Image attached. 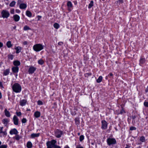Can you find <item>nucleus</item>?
<instances>
[{"label":"nucleus","instance_id":"obj_61","mask_svg":"<svg viewBox=\"0 0 148 148\" xmlns=\"http://www.w3.org/2000/svg\"><path fill=\"white\" fill-rule=\"evenodd\" d=\"M2 97V94L0 92V99H1Z\"/></svg>","mask_w":148,"mask_h":148},{"label":"nucleus","instance_id":"obj_32","mask_svg":"<svg viewBox=\"0 0 148 148\" xmlns=\"http://www.w3.org/2000/svg\"><path fill=\"white\" fill-rule=\"evenodd\" d=\"M30 29L31 28L27 25H25L23 27V30L25 31H26L27 30Z\"/></svg>","mask_w":148,"mask_h":148},{"label":"nucleus","instance_id":"obj_42","mask_svg":"<svg viewBox=\"0 0 148 148\" xmlns=\"http://www.w3.org/2000/svg\"><path fill=\"white\" fill-rule=\"evenodd\" d=\"M7 146L6 145H3L0 146V148H7Z\"/></svg>","mask_w":148,"mask_h":148},{"label":"nucleus","instance_id":"obj_47","mask_svg":"<svg viewBox=\"0 0 148 148\" xmlns=\"http://www.w3.org/2000/svg\"><path fill=\"white\" fill-rule=\"evenodd\" d=\"M11 14H14V9H12L10 11Z\"/></svg>","mask_w":148,"mask_h":148},{"label":"nucleus","instance_id":"obj_51","mask_svg":"<svg viewBox=\"0 0 148 148\" xmlns=\"http://www.w3.org/2000/svg\"><path fill=\"white\" fill-rule=\"evenodd\" d=\"M0 87L1 88H3V83L1 82H0Z\"/></svg>","mask_w":148,"mask_h":148},{"label":"nucleus","instance_id":"obj_39","mask_svg":"<svg viewBox=\"0 0 148 148\" xmlns=\"http://www.w3.org/2000/svg\"><path fill=\"white\" fill-rule=\"evenodd\" d=\"M17 140H19L20 139V136L18 135H16L14 137Z\"/></svg>","mask_w":148,"mask_h":148},{"label":"nucleus","instance_id":"obj_28","mask_svg":"<svg viewBox=\"0 0 148 148\" xmlns=\"http://www.w3.org/2000/svg\"><path fill=\"white\" fill-rule=\"evenodd\" d=\"M8 122V120L7 119H4L3 120V123L5 125H6Z\"/></svg>","mask_w":148,"mask_h":148},{"label":"nucleus","instance_id":"obj_46","mask_svg":"<svg viewBox=\"0 0 148 148\" xmlns=\"http://www.w3.org/2000/svg\"><path fill=\"white\" fill-rule=\"evenodd\" d=\"M49 143H47L46 144L47 146V148H52V147H51V145H49Z\"/></svg>","mask_w":148,"mask_h":148},{"label":"nucleus","instance_id":"obj_33","mask_svg":"<svg viewBox=\"0 0 148 148\" xmlns=\"http://www.w3.org/2000/svg\"><path fill=\"white\" fill-rule=\"evenodd\" d=\"M16 4V2L14 1H12L10 4V7H14Z\"/></svg>","mask_w":148,"mask_h":148},{"label":"nucleus","instance_id":"obj_2","mask_svg":"<svg viewBox=\"0 0 148 148\" xmlns=\"http://www.w3.org/2000/svg\"><path fill=\"white\" fill-rule=\"evenodd\" d=\"M44 47V46L42 44H38L34 45L33 47V49L34 51L38 52L43 49Z\"/></svg>","mask_w":148,"mask_h":148},{"label":"nucleus","instance_id":"obj_24","mask_svg":"<svg viewBox=\"0 0 148 148\" xmlns=\"http://www.w3.org/2000/svg\"><path fill=\"white\" fill-rule=\"evenodd\" d=\"M26 14L28 17H30L32 16V14L31 12L28 10H27L26 12Z\"/></svg>","mask_w":148,"mask_h":148},{"label":"nucleus","instance_id":"obj_7","mask_svg":"<svg viewBox=\"0 0 148 148\" xmlns=\"http://www.w3.org/2000/svg\"><path fill=\"white\" fill-rule=\"evenodd\" d=\"M3 127H0V137H2L6 136L7 133L6 131H3Z\"/></svg>","mask_w":148,"mask_h":148},{"label":"nucleus","instance_id":"obj_48","mask_svg":"<svg viewBox=\"0 0 148 148\" xmlns=\"http://www.w3.org/2000/svg\"><path fill=\"white\" fill-rule=\"evenodd\" d=\"M136 129V128L134 127H131L130 128V130H135Z\"/></svg>","mask_w":148,"mask_h":148},{"label":"nucleus","instance_id":"obj_54","mask_svg":"<svg viewBox=\"0 0 148 148\" xmlns=\"http://www.w3.org/2000/svg\"><path fill=\"white\" fill-rule=\"evenodd\" d=\"M38 18V21H39L40 18H42V16H41L38 15L37 16Z\"/></svg>","mask_w":148,"mask_h":148},{"label":"nucleus","instance_id":"obj_45","mask_svg":"<svg viewBox=\"0 0 148 148\" xmlns=\"http://www.w3.org/2000/svg\"><path fill=\"white\" fill-rule=\"evenodd\" d=\"M76 148H84L81 145H78L76 146Z\"/></svg>","mask_w":148,"mask_h":148},{"label":"nucleus","instance_id":"obj_16","mask_svg":"<svg viewBox=\"0 0 148 148\" xmlns=\"http://www.w3.org/2000/svg\"><path fill=\"white\" fill-rule=\"evenodd\" d=\"M27 7V5L26 3H21L19 5V8L21 9H25Z\"/></svg>","mask_w":148,"mask_h":148},{"label":"nucleus","instance_id":"obj_25","mask_svg":"<svg viewBox=\"0 0 148 148\" xmlns=\"http://www.w3.org/2000/svg\"><path fill=\"white\" fill-rule=\"evenodd\" d=\"M145 62V59L144 58H141L140 60V65L144 63Z\"/></svg>","mask_w":148,"mask_h":148},{"label":"nucleus","instance_id":"obj_8","mask_svg":"<svg viewBox=\"0 0 148 148\" xmlns=\"http://www.w3.org/2000/svg\"><path fill=\"white\" fill-rule=\"evenodd\" d=\"M36 69V67L32 66H30L28 71L29 74H32Z\"/></svg>","mask_w":148,"mask_h":148},{"label":"nucleus","instance_id":"obj_52","mask_svg":"<svg viewBox=\"0 0 148 148\" xmlns=\"http://www.w3.org/2000/svg\"><path fill=\"white\" fill-rule=\"evenodd\" d=\"M53 148H61V147L59 146L56 145L53 147Z\"/></svg>","mask_w":148,"mask_h":148},{"label":"nucleus","instance_id":"obj_27","mask_svg":"<svg viewBox=\"0 0 148 148\" xmlns=\"http://www.w3.org/2000/svg\"><path fill=\"white\" fill-rule=\"evenodd\" d=\"M102 77L101 76H100L97 80V82L98 83H100L102 81Z\"/></svg>","mask_w":148,"mask_h":148},{"label":"nucleus","instance_id":"obj_60","mask_svg":"<svg viewBox=\"0 0 148 148\" xmlns=\"http://www.w3.org/2000/svg\"><path fill=\"white\" fill-rule=\"evenodd\" d=\"M64 148H70V147L68 145H66L64 146Z\"/></svg>","mask_w":148,"mask_h":148},{"label":"nucleus","instance_id":"obj_50","mask_svg":"<svg viewBox=\"0 0 148 148\" xmlns=\"http://www.w3.org/2000/svg\"><path fill=\"white\" fill-rule=\"evenodd\" d=\"M16 12L17 13H19L21 12L20 10L19 9H16L15 10Z\"/></svg>","mask_w":148,"mask_h":148},{"label":"nucleus","instance_id":"obj_57","mask_svg":"<svg viewBox=\"0 0 148 148\" xmlns=\"http://www.w3.org/2000/svg\"><path fill=\"white\" fill-rule=\"evenodd\" d=\"M113 75L112 73H110L109 75H108V76H113Z\"/></svg>","mask_w":148,"mask_h":148},{"label":"nucleus","instance_id":"obj_29","mask_svg":"<svg viewBox=\"0 0 148 148\" xmlns=\"http://www.w3.org/2000/svg\"><path fill=\"white\" fill-rule=\"evenodd\" d=\"M140 140L142 142H144L145 141V137L144 136H141L140 138Z\"/></svg>","mask_w":148,"mask_h":148},{"label":"nucleus","instance_id":"obj_13","mask_svg":"<svg viewBox=\"0 0 148 148\" xmlns=\"http://www.w3.org/2000/svg\"><path fill=\"white\" fill-rule=\"evenodd\" d=\"M13 18L15 21L18 22L20 20V17L17 14H15L13 15Z\"/></svg>","mask_w":148,"mask_h":148},{"label":"nucleus","instance_id":"obj_59","mask_svg":"<svg viewBox=\"0 0 148 148\" xmlns=\"http://www.w3.org/2000/svg\"><path fill=\"white\" fill-rule=\"evenodd\" d=\"M145 91L146 92H148V85L147 86V88L145 90Z\"/></svg>","mask_w":148,"mask_h":148},{"label":"nucleus","instance_id":"obj_30","mask_svg":"<svg viewBox=\"0 0 148 148\" xmlns=\"http://www.w3.org/2000/svg\"><path fill=\"white\" fill-rule=\"evenodd\" d=\"M93 1H91L90 3L89 4L88 6V8H90L93 5Z\"/></svg>","mask_w":148,"mask_h":148},{"label":"nucleus","instance_id":"obj_38","mask_svg":"<svg viewBox=\"0 0 148 148\" xmlns=\"http://www.w3.org/2000/svg\"><path fill=\"white\" fill-rule=\"evenodd\" d=\"M144 105L145 107H148V102L145 101L144 103Z\"/></svg>","mask_w":148,"mask_h":148},{"label":"nucleus","instance_id":"obj_56","mask_svg":"<svg viewBox=\"0 0 148 148\" xmlns=\"http://www.w3.org/2000/svg\"><path fill=\"white\" fill-rule=\"evenodd\" d=\"M3 44L1 42H0V48L3 47Z\"/></svg>","mask_w":148,"mask_h":148},{"label":"nucleus","instance_id":"obj_20","mask_svg":"<svg viewBox=\"0 0 148 148\" xmlns=\"http://www.w3.org/2000/svg\"><path fill=\"white\" fill-rule=\"evenodd\" d=\"M27 148H31L32 147V144L30 141H28L27 143Z\"/></svg>","mask_w":148,"mask_h":148},{"label":"nucleus","instance_id":"obj_21","mask_svg":"<svg viewBox=\"0 0 148 148\" xmlns=\"http://www.w3.org/2000/svg\"><path fill=\"white\" fill-rule=\"evenodd\" d=\"M15 49L16 50V53H18L21 51V47H17L16 48H15Z\"/></svg>","mask_w":148,"mask_h":148},{"label":"nucleus","instance_id":"obj_4","mask_svg":"<svg viewBox=\"0 0 148 148\" xmlns=\"http://www.w3.org/2000/svg\"><path fill=\"white\" fill-rule=\"evenodd\" d=\"M2 17L3 18H8L10 15L9 12L7 10H3L1 12Z\"/></svg>","mask_w":148,"mask_h":148},{"label":"nucleus","instance_id":"obj_10","mask_svg":"<svg viewBox=\"0 0 148 148\" xmlns=\"http://www.w3.org/2000/svg\"><path fill=\"white\" fill-rule=\"evenodd\" d=\"M47 143H49V145H51V146L53 147L55 146V145H56V144L57 143V141L55 140H53L50 141H48Z\"/></svg>","mask_w":148,"mask_h":148},{"label":"nucleus","instance_id":"obj_9","mask_svg":"<svg viewBox=\"0 0 148 148\" xmlns=\"http://www.w3.org/2000/svg\"><path fill=\"white\" fill-rule=\"evenodd\" d=\"M67 5L68 7V10L70 11H71L73 7L72 2L70 1H67Z\"/></svg>","mask_w":148,"mask_h":148},{"label":"nucleus","instance_id":"obj_12","mask_svg":"<svg viewBox=\"0 0 148 148\" xmlns=\"http://www.w3.org/2000/svg\"><path fill=\"white\" fill-rule=\"evenodd\" d=\"M10 133L11 135L17 134L18 133V132L16 129L14 128L10 130Z\"/></svg>","mask_w":148,"mask_h":148},{"label":"nucleus","instance_id":"obj_26","mask_svg":"<svg viewBox=\"0 0 148 148\" xmlns=\"http://www.w3.org/2000/svg\"><path fill=\"white\" fill-rule=\"evenodd\" d=\"M6 45L8 48H10L12 46L10 41H8L6 43Z\"/></svg>","mask_w":148,"mask_h":148},{"label":"nucleus","instance_id":"obj_49","mask_svg":"<svg viewBox=\"0 0 148 148\" xmlns=\"http://www.w3.org/2000/svg\"><path fill=\"white\" fill-rule=\"evenodd\" d=\"M117 3H119V4L122 3L123 2V0H119L117 1Z\"/></svg>","mask_w":148,"mask_h":148},{"label":"nucleus","instance_id":"obj_44","mask_svg":"<svg viewBox=\"0 0 148 148\" xmlns=\"http://www.w3.org/2000/svg\"><path fill=\"white\" fill-rule=\"evenodd\" d=\"M16 114L17 116H19L21 115V112H16Z\"/></svg>","mask_w":148,"mask_h":148},{"label":"nucleus","instance_id":"obj_58","mask_svg":"<svg viewBox=\"0 0 148 148\" xmlns=\"http://www.w3.org/2000/svg\"><path fill=\"white\" fill-rule=\"evenodd\" d=\"M21 2V0H18V4H20Z\"/></svg>","mask_w":148,"mask_h":148},{"label":"nucleus","instance_id":"obj_40","mask_svg":"<svg viewBox=\"0 0 148 148\" xmlns=\"http://www.w3.org/2000/svg\"><path fill=\"white\" fill-rule=\"evenodd\" d=\"M125 112L123 109H122L120 111V114H123L125 113Z\"/></svg>","mask_w":148,"mask_h":148},{"label":"nucleus","instance_id":"obj_14","mask_svg":"<svg viewBox=\"0 0 148 148\" xmlns=\"http://www.w3.org/2000/svg\"><path fill=\"white\" fill-rule=\"evenodd\" d=\"M27 102V101L26 99H22L20 101V105L22 106H25Z\"/></svg>","mask_w":148,"mask_h":148},{"label":"nucleus","instance_id":"obj_64","mask_svg":"<svg viewBox=\"0 0 148 148\" xmlns=\"http://www.w3.org/2000/svg\"><path fill=\"white\" fill-rule=\"evenodd\" d=\"M125 148H130L128 146H127Z\"/></svg>","mask_w":148,"mask_h":148},{"label":"nucleus","instance_id":"obj_62","mask_svg":"<svg viewBox=\"0 0 148 148\" xmlns=\"http://www.w3.org/2000/svg\"><path fill=\"white\" fill-rule=\"evenodd\" d=\"M27 111H30L31 110H30V109H27Z\"/></svg>","mask_w":148,"mask_h":148},{"label":"nucleus","instance_id":"obj_17","mask_svg":"<svg viewBox=\"0 0 148 148\" xmlns=\"http://www.w3.org/2000/svg\"><path fill=\"white\" fill-rule=\"evenodd\" d=\"M34 116L36 118L39 117L40 116V113L38 111L35 112L34 114Z\"/></svg>","mask_w":148,"mask_h":148},{"label":"nucleus","instance_id":"obj_31","mask_svg":"<svg viewBox=\"0 0 148 148\" xmlns=\"http://www.w3.org/2000/svg\"><path fill=\"white\" fill-rule=\"evenodd\" d=\"M44 62V61L42 59H40L38 61V64L40 65L43 64Z\"/></svg>","mask_w":148,"mask_h":148},{"label":"nucleus","instance_id":"obj_1","mask_svg":"<svg viewBox=\"0 0 148 148\" xmlns=\"http://www.w3.org/2000/svg\"><path fill=\"white\" fill-rule=\"evenodd\" d=\"M12 90L14 92L18 93L21 92L22 87L21 85L18 83H15L12 86Z\"/></svg>","mask_w":148,"mask_h":148},{"label":"nucleus","instance_id":"obj_37","mask_svg":"<svg viewBox=\"0 0 148 148\" xmlns=\"http://www.w3.org/2000/svg\"><path fill=\"white\" fill-rule=\"evenodd\" d=\"M84 139V137L83 135H81L79 137V140L80 141H82Z\"/></svg>","mask_w":148,"mask_h":148},{"label":"nucleus","instance_id":"obj_23","mask_svg":"<svg viewBox=\"0 0 148 148\" xmlns=\"http://www.w3.org/2000/svg\"><path fill=\"white\" fill-rule=\"evenodd\" d=\"M5 115L7 117H10V115L9 112L7 109H5L4 111Z\"/></svg>","mask_w":148,"mask_h":148},{"label":"nucleus","instance_id":"obj_18","mask_svg":"<svg viewBox=\"0 0 148 148\" xmlns=\"http://www.w3.org/2000/svg\"><path fill=\"white\" fill-rule=\"evenodd\" d=\"M20 62L16 60L13 62V64L14 66H18L20 65Z\"/></svg>","mask_w":148,"mask_h":148},{"label":"nucleus","instance_id":"obj_11","mask_svg":"<svg viewBox=\"0 0 148 148\" xmlns=\"http://www.w3.org/2000/svg\"><path fill=\"white\" fill-rule=\"evenodd\" d=\"M13 121L14 125H17L18 124V119L17 117L14 115L13 118Z\"/></svg>","mask_w":148,"mask_h":148},{"label":"nucleus","instance_id":"obj_15","mask_svg":"<svg viewBox=\"0 0 148 148\" xmlns=\"http://www.w3.org/2000/svg\"><path fill=\"white\" fill-rule=\"evenodd\" d=\"M18 70L19 68L18 66H14L12 68V71L14 73H17Z\"/></svg>","mask_w":148,"mask_h":148},{"label":"nucleus","instance_id":"obj_43","mask_svg":"<svg viewBox=\"0 0 148 148\" xmlns=\"http://www.w3.org/2000/svg\"><path fill=\"white\" fill-rule=\"evenodd\" d=\"M38 105H42L43 104V103L42 102L40 101V100H38Z\"/></svg>","mask_w":148,"mask_h":148},{"label":"nucleus","instance_id":"obj_35","mask_svg":"<svg viewBox=\"0 0 148 148\" xmlns=\"http://www.w3.org/2000/svg\"><path fill=\"white\" fill-rule=\"evenodd\" d=\"M8 59L12 60L14 56L12 54H9L8 55Z\"/></svg>","mask_w":148,"mask_h":148},{"label":"nucleus","instance_id":"obj_63","mask_svg":"<svg viewBox=\"0 0 148 148\" xmlns=\"http://www.w3.org/2000/svg\"><path fill=\"white\" fill-rule=\"evenodd\" d=\"M16 26H14V27H13V29H16Z\"/></svg>","mask_w":148,"mask_h":148},{"label":"nucleus","instance_id":"obj_22","mask_svg":"<svg viewBox=\"0 0 148 148\" xmlns=\"http://www.w3.org/2000/svg\"><path fill=\"white\" fill-rule=\"evenodd\" d=\"M40 135V134L39 133H37V134H34L33 133L31 134V137L32 138L36 137H38Z\"/></svg>","mask_w":148,"mask_h":148},{"label":"nucleus","instance_id":"obj_41","mask_svg":"<svg viewBox=\"0 0 148 148\" xmlns=\"http://www.w3.org/2000/svg\"><path fill=\"white\" fill-rule=\"evenodd\" d=\"M27 120L25 118H23L22 120V123H25L27 122Z\"/></svg>","mask_w":148,"mask_h":148},{"label":"nucleus","instance_id":"obj_55","mask_svg":"<svg viewBox=\"0 0 148 148\" xmlns=\"http://www.w3.org/2000/svg\"><path fill=\"white\" fill-rule=\"evenodd\" d=\"M23 44L24 45H27V42L26 41H25L23 42Z\"/></svg>","mask_w":148,"mask_h":148},{"label":"nucleus","instance_id":"obj_36","mask_svg":"<svg viewBox=\"0 0 148 148\" xmlns=\"http://www.w3.org/2000/svg\"><path fill=\"white\" fill-rule=\"evenodd\" d=\"M75 121L76 124L78 125L79 123V119L78 118H76L75 119Z\"/></svg>","mask_w":148,"mask_h":148},{"label":"nucleus","instance_id":"obj_19","mask_svg":"<svg viewBox=\"0 0 148 148\" xmlns=\"http://www.w3.org/2000/svg\"><path fill=\"white\" fill-rule=\"evenodd\" d=\"M10 69H6L4 71L3 74L4 75H8L10 73Z\"/></svg>","mask_w":148,"mask_h":148},{"label":"nucleus","instance_id":"obj_53","mask_svg":"<svg viewBox=\"0 0 148 148\" xmlns=\"http://www.w3.org/2000/svg\"><path fill=\"white\" fill-rule=\"evenodd\" d=\"M63 42H60L58 43V45H63Z\"/></svg>","mask_w":148,"mask_h":148},{"label":"nucleus","instance_id":"obj_6","mask_svg":"<svg viewBox=\"0 0 148 148\" xmlns=\"http://www.w3.org/2000/svg\"><path fill=\"white\" fill-rule=\"evenodd\" d=\"M108 123L105 120H103L101 121V128L103 130H106L108 127Z\"/></svg>","mask_w":148,"mask_h":148},{"label":"nucleus","instance_id":"obj_3","mask_svg":"<svg viewBox=\"0 0 148 148\" xmlns=\"http://www.w3.org/2000/svg\"><path fill=\"white\" fill-rule=\"evenodd\" d=\"M106 141L107 144L109 146L115 144L116 143V140L114 138H109L107 139Z\"/></svg>","mask_w":148,"mask_h":148},{"label":"nucleus","instance_id":"obj_34","mask_svg":"<svg viewBox=\"0 0 148 148\" xmlns=\"http://www.w3.org/2000/svg\"><path fill=\"white\" fill-rule=\"evenodd\" d=\"M53 26L55 28L58 29L59 27V25L58 23H56L54 24Z\"/></svg>","mask_w":148,"mask_h":148},{"label":"nucleus","instance_id":"obj_5","mask_svg":"<svg viewBox=\"0 0 148 148\" xmlns=\"http://www.w3.org/2000/svg\"><path fill=\"white\" fill-rule=\"evenodd\" d=\"M62 134V131L58 129L56 130L55 131V136L57 138L60 137Z\"/></svg>","mask_w":148,"mask_h":148}]
</instances>
